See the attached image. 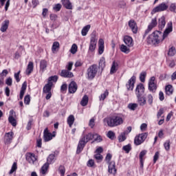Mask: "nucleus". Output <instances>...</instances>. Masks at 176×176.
Segmentation results:
<instances>
[{"label": "nucleus", "instance_id": "c03bdc74", "mask_svg": "<svg viewBox=\"0 0 176 176\" xmlns=\"http://www.w3.org/2000/svg\"><path fill=\"white\" fill-rule=\"evenodd\" d=\"M16 170H17V162H14L9 172V174H13L14 171H16Z\"/></svg>", "mask_w": 176, "mask_h": 176}, {"label": "nucleus", "instance_id": "69168bd1", "mask_svg": "<svg viewBox=\"0 0 176 176\" xmlns=\"http://www.w3.org/2000/svg\"><path fill=\"white\" fill-rule=\"evenodd\" d=\"M74 65V63L69 62L67 65H66V68L67 71H72V66Z\"/></svg>", "mask_w": 176, "mask_h": 176}, {"label": "nucleus", "instance_id": "13d9d810", "mask_svg": "<svg viewBox=\"0 0 176 176\" xmlns=\"http://www.w3.org/2000/svg\"><path fill=\"white\" fill-rule=\"evenodd\" d=\"M58 80V76H53L48 78V82H57Z\"/></svg>", "mask_w": 176, "mask_h": 176}, {"label": "nucleus", "instance_id": "6e6d98bb", "mask_svg": "<svg viewBox=\"0 0 176 176\" xmlns=\"http://www.w3.org/2000/svg\"><path fill=\"white\" fill-rule=\"evenodd\" d=\"M170 140H166L164 144V148L166 151H170Z\"/></svg>", "mask_w": 176, "mask_h": 176}, {"label": "nucleus", "instance_id": "09e8293b", "mask_svg": "<svg viewBox=\"0 0 176 176\" xmlns=\"http://www.w3.org/2000/svg\"><path fill=\"white\" fill-rule=\"evenodd\" d=\"M112 159V155L111 153H107L105 157V162L107 164H109L111 163V160Z\"/></svg>", "mask_w": 176, "mask_h": 176}, {"label": "nucleus", "instance_id": "6e6552de", "mask_svg": "<svg viewBox=\"0 0 176 176\" xmlns=\"http://www.w3.org/2000/svg\"><path fill=\"white\" fill-rule=\"evenodd\" d=\"M14 118H16V112L13 110H10L8 122L12 124V126H13V127H16V126H17V121Z\"/></svg>", "mask_w": 176, "mask_h": 176}, {"label": "nucleus", "instance_id": "338daca9", "mask_svg": "<svg viewBox=\"0 0 176 176\" xmlns=\"http://www.w3.org/2000/svg\"><path fill=\"white\" fill-rule=\"evenodd\" d=\"M159 152H156L154 157H153V163H156L157 162V160L159 159Z\"/></svg>", "mask_w": 176, "mask_h": 176}, {"label": "nucleus", "instance_id": "4d7b16f0", "mask_svg": "<svg viewBox=\"0 0 176 176\" xmlns=\"http://www.w3.org/2000/svg\"><path fill=\"white\" fill-rule=\"evenodd\" d=\"M61 8H62L61 4L57 3L54 6L53 9L54 10H55V12H60V10H61Z\"/></svg>", "mask_w": 176, "mask_h": 176}, {"label": "nucleus", "instance_id": "ea45409f", "mask_svg": "<svg viewBox=\"0 0 176 176\" xmlns=\"http://www.w3.org/2000/svg\"><path fill=\"white\" fill-rule=\"evenodd\" d=\"M166 93L168 94V96H170V94H173V86L171 85H167L165 88Z\"/></svg>", "mask_w": 176, "mask_h": 176}, {"label": "nucleus", "instance_id": "bf43d9fd", "mask_svg": "<svg viewBox=\"0 0 176 176\" xmlns=\"http://www.w3.org/2000/svg\"><path fill=\"white\" fill-rule=\"evenodd\" d=\"M147 127H148V125L146 123L142 124L140 126L141 131H146Z\"/></svg>", "mask_w": 176, "mask_h": 176}, {"label": "nucleus", "instance_id": "a18cd8bd", "mask_svg": "<svg viewBox=\"0 0 176 176\" xmlns=\"http://www.w3.org/2000/svg\"><path fill=\"white\" fill-rule=\"evenodd\" d=\"M70 52L72 54H75V53L78 52V45H76V44H73L71 47Z\"/></svg>", "mask_w": 176, "mask_h": 176}, {"label": "nucleus", "instance_id": "58836bf2", "mask_svg": "<svg viewBox=\"0 0 176 176\" xmlns=\"http://www.w3.org/2000/svg\"><path fill=\"white\" fill-rule=\"evenodd\" d=\"M94 158L97 161V163H101V162H102V160L104 159V157L100 153H96L94 155Z\"/></svg>", "mask_w": 176, "mask_h": 176}, {"label": "nucleus", "instance_id": "7ed1b4c3", "mask_svg": "<svg viewBox=\"0 0 176 176\" xmlns=\"http://www.w3.org/2000/svg\"><path fill=\"white\" fill-rule=\"evenodd\" d=\"M96 135H97V133H89L85 135L82 138H81L78 142L76 153H80V152L83 151L85 145H86V144L89 142V141H91L93 138H96Z\"/></svg>", "mask_w": 176, "mask_h": 176}, {"label": "nucleus", "instance_id": "aec40b11", "mask_svg": "<svg viewBox=\"0 0 176 176\" xmlns=\"http://www.w3.org/2000/svg\"><path fill=\"white\" fill-rule=\"evenodd\" d=\"M147 152L148 151L146 150H143L140 152L139 155V159L140 162V168H144V156L146 155Z\"/></svg>", "mask_w": 176, "mask_h": 176}, {"label": "nucleus", "instance_id": "8fccbe9b", "mask_svg": "<svg viewBox=\"0 0 176 176\" xmlns=\"http://www.w3.org/2000/svg\"><path fill=\"white\" fill-rule=\"evenodd\" d=\"M107 137L108 138H109L110 140H115V132L112 131H109L107 133Z\"/></svg>", "mask_w": 176, "mask_h": 176}, {"label": "nucleus", "instance_id": "4c0bfd02", "mask_svg": "<svg viewBox=\"0 0 176 176\" xmlns=\"http://www.w3.org/2000/svg\"><path fill=\"white\" fill-rule=\"evenodd\" d=\"M49 168V163H45L43 164V166L41 167V174H43V175H45V174H46V173H47V169Z\"/></svg>", "mask_w": 176, "mask_h": 176}, {"label": "nucleus", "instance_id": "4468645a", "mask_svg": "<svg viewBox=\"0 0 176 176\" xmlns=\"http://www.w3.org/2000/svg\"><path fill=\"white\" fill-rule=\"evenodd\" d=\"M43 138L45 142H48V141H51V140H53V135L52 134V133L49 132L47 128L44 130Z\"/></svg>", "mask_w": 176, "mask_h": 176}, {"label": "nucleus", "instance_id": "6ab92c4d", "mask_svg": "<svg viewBox=\"0 0 176 176\" xmlns=\"http://www.w3.org/2000/svg\"><path fill=\"white\" fill-rule=\"evenodd\" d=\"M26 160L30 164H34L35 163V162H36V157H35V154H32L31 153H29L26 155Z\"/></svg>", "mask_w": 176, "mask_h": 176}, {"label": "nucleus", "instance_id": "bb28decb", "mask_svg": "<svg viewBox=\"0 0 176 176\" xmlns=\"http://www.w3.org/2000/svg\"><path fill=\"white\" fill-rule=\"evenodd\" d=\"M25 90H27V82H24L21 88L19 98L20 100H23V97H24V94H25Z\"/></svg>", "mask_w": 176, "mask_h": 176}, {"label": "nucleus", "instance_id": "a211bd4d", "mask_svg": "<svg viewBox=\"0 0 176 176\" xmlns=\"http://www.w3.org/2000/svg\"><path fill=\"white\" fill-rule=\"evenodd\" d=\"M129 26L131 28V31L133 32V34H137V32L138 31V28L137 27V23H135L134 20H130L129 21Z\"/></svg>", "mask_w": 176, "mask_h": 176}, {"label": "nucleus", "instance_id": "20e7f679", "mask_svg": "<svg viewBox=\"0 0 176 176\" xmlns=\"http://www.w3.org/2000/svg\"><path fill=\"white\" fill-rule=\"evenodd\" d=\"M98 72V66L97 65H91L87 70V78L89 80H93Z\"/></svg>", "mask_w": 176, "mask_h": 176}, {"label": "nucleus", "instance_id": "393cba45", "mask_svg": "<svg viewBox=\"0 0 176 176\" xmlns=\"http://www.w3.org/2000/svg\"><path fill=\"white\" fill-rule=\"evenodd\" d=\"M34 71V63L30 61L26 68V75H31Z\"/></svg>", "mask_w": 176, "mask_h": 176}, {"label": "nucleus", "instance_id": "7c9ffc66", "mask_svg": "<svg viewBox=\"0 0 176 176\" xmlns=\"http://www.w3.org/2000/svg\"><path fill=\"white\" fill-rule=\"evenodd\" d=\"M130 47H129V46H126L124 44H122L120 45V51L122 53H124L125 54H129V53L130 52Z\"/></svg>", "mask_w": 176, "mask_h": 176}, {"label": "nucleus", "instance_id": "1a4fd4ad", "mask_svg": "<svg viewBox=\"0 0 176 176\" xmlns=\"http://www.w3.org/2000/svg\"><path fill=\"white\" fill-rule=\"evenodd\" d=\"M108 164V173L109 174H112L113 175H116V164L115 163V161H111L109 164Z\"/></svg>", "mask_w": 176, "mask_h": 176}, {"label": "nucleus", "instance_id": "72a5a7b5", "mask_svg": "<svg viewBox=\"0 0 176 176\" xmlns=\"http://www.w3.org/2000/svg\"><path fill=\"white\" fill-rule=\"evenodd\" d=\"M119 65H118V63L116 62H113L112 65H111V68L110 70V74H115V72H116V71H118V68Z\"/></svg>", "mask_w": 176, "mask_h": 176}, {"label": "nucleus", "instance_id": "b1692460", "mask_svg": "<svg viewBox=\"0 0 176 176\" xmlns=\"http://www.w3.org/2000/svg\"><path fill=\"white\" fill-rule=\"evenodd\" d=\"M53 86V82H48L43 87V93L52 92V87Z\"/></svg>", "mask_w": 176, "mask_h": 176}, {"label": "nucleus", "instance_id": "e2e57ef3", "mask_svg": "<svg viewBox=\"0 0 176 176\" xmlns=\"http://www.w3.org/2000/svg\"><path fill=\"white\" fill-rule=\"evenodd\" d=\"M12 78L9 77L6 80V85H8V86H12Z\"/></svg>", "mask_w": 176, "mask_h": 176}, {"label": "nucleus", "instance_id": "39448f33", "mask_svg": "<svg viewBox=\"0 0 176 176\" xmlns=\"http://www.w3.org/2000/svg\"><path fill=\"white\" fill-rule=\"evenodd\" d=\"M97 41H98V38H97V36L96 35V33L93 32L91 34V38H90V43H89V53H94V51L97 47Z\"/></svg>", "mask_w": 176, "mask_h": 176}, {"label": "nucleus", "instance_id": "c9c22d12", "mask_svg": "<svg viewBox=\"0 0 176 176\" xmlns=\"http://www.w3.org/2000/svg\"><path fill=\"white\" fill-rule=\"evenodd\" d=\"M67 124H69V127H72V124H74V122H75V117L73 115H70L67 118Z\"/></svg>", "mask_w": 176, "mask_h": 176}, {"label": "nucleus", "instance_id": "f257e3e1", "mask_svg": "<svg viewBox=\"0 0 176 176\" xmlns=\"http://www.w3.org/2000/svg\"><path fill=\"white\" fill-rule=\"evenodd\" d=\"M172 32L173 22H169L167 23V28L164 30L163 34L161 32L155 31L148 36L147 38V42L149 43V45H159V43L162 42V41H164V39L168 36V34Z\"/></svg>", "mask_w": 176, "mask_h": 176}, {"label": "nucleus", "instance_id": "c756f323", "mask_svg": "<svg viewBox=\"0 0 176 176\" xmlns=\"http://www.w3.org/2000/svg\"><path fill=\"white\" fill-rule=\"evenodd\" d=\"M61 2L66 9L72 10V3L69 0H61Z\"/></svg>", "mask_w": 176, "mask_h": 176}, {"label": "nucleus", "instance_id": "ddd939ff", "mask_svg": "<svg viewBox=\"0 0 176 176\" xmlns=\"http://www.w3.org/2000/svg\"><path fill=\"white\" fill-rule=\"evenodd\" d=\"M135 83V76H132L126 85L127 90H133L134 89V84Z\"/></svg>", "mask_w": 176, "mask_h": 176}, {"label": "nucleus", "instance_id": "0eeeda50", "mask_svg": "<svg viewBox=\"0 0 176 176\" xmlns=\"http://www.w3.org/2000/svg\"><path fill=\"white\" fill-rule=\"evenodd\" d=\"M156 78L155 76L151 77L148 81V90L152 93H156L157 90V85H156Z\"/></svg>", "mask_w": 176, "mask_h": 176}, {"label": "nucleus", "instance_id": "dca6fc26", "mask_svg": "<svg viewBox=\"0 0 176 176\" xmlns=\"http://www.w3.org/2000/svg\"><path fill=\"white\" fill-rule=\"evenodd\" d=\"M77 90L78 85H76V82L74 81L71 82L69 85V93H70V94H74V93H76Z\"/></svg>", "mask_w": 176, "mask_h": 176}, {"label": "nucleus", "instance_id": "5701e85b", "mask_svg": "<svg viewBox=\"0 0 176 176\" xmlns=\"http://www.w3.org/2000/svg\"><path fill=\"white\" fill-rule=\"evenodd\" d=\"M138 98V104L140 107H144V105H146V98L144 96H137Z\"/></svg>", "mask_w": 176, "mask_h": 176}, {"label": "nucleus", "instance_id": "423d86ee", "mask_svg": "<svg viewBox=\"0 0 176 176\" xmlns=\"http://www.w3.org/2000/svg\"><path fill=\"white\" fill-rule=\"evenodd\" d=\"M148 137V133H143L142 134H139L138 136L135 138L134 140V144L135 145H141L145 140H146Z\"/></svg>", "mask_w": 176, "mask_h": 176}, {"label": "nucleus", "instance_id": "473e14b6", "mask_svg": "<svg viewBox=\"0 0 176 176\" xmlns=\"http://www.w3.org/2000/svg\"><path fill=\"white\" fill-rule=\"evenodd\" d=\"M129 133L127 131H124L120 133V135L118 136V141L119 142H123V141H126V135H127Z\"/></svg>", "mask_w": 176, "mask_h": 176}, {"label": "nucleus", "instance_id": "37998d69", "mask_svg": "<svg viewBox=\"0 0 176 176\" xmlns=\"http://www.w3.org/2000/svg\"><path fill=\"white\" fill-rule=\"evenodd\" d=\"M58 47H60V43L57 41L54 42L52 47V51L53 52V53H54V52H56V50H57Z\"/></svg>", "mask_w": 176, "mask_h": 176}, {"label": "nucleus", "instance_id": "864d4df0", "mask_svg": "<svg viewBox=\"0 0 176 176\" xmlns=\"http://www.w3.org/2000/svg\"><path fill=\"white\" fill-rule=\"evenodd\" d=\"M122 149H123L124 151H125V152H126V153H129L130 152V151H131V145L127 144V145H126V146H124L123 148H122Z\"/></svg>", "mask_w": 176, "mask_h": 176}, {"label": "nucleus", "instance_id": "412c9836", "mask_svg": "<svg viewBox=\"0 0 176 176\" xmlns=\"http://www.w3.org/2000/svg\"><path fill=\"white\" fill-rule=\"evenodd\" d=\"M46 68H47V61L45 60H42L40 61V72L41 74H43L45 71H46Z\"/></svg>", "mask_w": 176, "mask_h": 176}, {"label": "nucleus", "instance_id": "f03ea898", "mask_svg": "<svg viewBox=\"0 0 176 176\" xmlns=\"http://www.w3.org/2000/svg\"><path fill=\"white\" fill-rule=\"evenodd\" d=\"M123 118L119 116H114L104 119V123H107L109 127H116L123 124Z\"/></svg>", "mask_w": 176, "mask_h": 176}, {"label": "nucleus", "instance_id": "a19ab883", "mask_svg": "<svg viewBox=\"0 0 176 176\" xmlns=\"http://www.w3.org/2000/svg\"><path fill=\"white\" fill-rule=\"evenodd\" d=\"M176 54V50L175 47H171L168 50V56H170V57H173L175 56Z\"/></svg>", "mask_w": 176, "mask_h": 176}, {"label": "nucleus", "instance_id": "9b49d317", "mask_svg": "<svg viewBox=\"0 0 176 176\" xmlns=\"http://www.w3.org/2000/svg\"><path fill=\"white\" fill-rule=\"evenodd\" d=\"M157 25V20L156 18L152 19L151 23L148 25L147 30L145 31V35H148L152 29L155 28Z\"/></svg>", "mask_w": 176, "mask_h": 176}, {"label": "nucleus", "instance_id": "0e129e2a", "mask_svg": "<svg viewBox=\"0 0 176 176\" xmlns=\"http://www.w3.org/2000/svg\"><path fill=\"white\" fill-rule=\"evenodd\" d=\"M87 166L88 167H94V161L93 160H89L87 162Z\"/></svg>", "mask_w": 176, "mask_h": 176}, {"label": "nucleus", "instance_id": "9d476101", "mask_svg": "<svg viewBox=\"0 0 176 176\" xmlns=\"http://www.w3.org/2000/svg\"><path fill=\"white\" fill-rule=\"evenodd\" d=\"M168 8V6L165 3H162L158 6L155 7L153 12V13H157L158 12H164V10H167Z\"/></svg>", "mask_w": 176, "mask_h": 176}, {"label": "nucleus", "instance_id": "2eb2a0df", "mask_svg": "<svg viewBox=\"0 0 176 176\" xmlns=\"http://www.w3.org/2000/svg\"><path fill=\"white\" fill-rule=\"evenodd\" d=\"M62 78H74V73L71 72L69 70L67 69H63L60 74Z\"/></svg>", "mask_w": 176, "mask_h": 176}, {"label": "nucleus", "instance_id": "a878e982", "mask_svg": "<svg viewBox=\"0 0 176 176\" xmlns=\"http://www.w3.org/2000/svg\"><path fill=\"white\" fill-rule=\"evenodd\" d=\"M158 27L160 30H163L164 27H166V18L164 16H162L158 20Z\"/></svg>", "mask_w": 176, "mask_h": 176}, {"label": "nucleus", "instance_id": "e433bc0d", "mask_svg": "<svg viewBox=\"0 0 176 176\" xmlns=\"http://www.w3.org/2000/svg\"><path fill=\"white\" fill-rule=\"evenodd\" d=\"M89 102V97L87 95H85L80 102L82 107H86Z\"/></svg>", "mask_w": 176, "mask_h": 176}, {"label": "nucleus", "instance_id": "603ef678", "mask_svg": "<svg viewBox=\"0 0 176 176\" xmlns=\"http://www.w3.org/2000/svg\"><path fill=\"white\" fill-rule=\"evenodd\" d=\"M30 102H31V98H30V95H26L24 98V103L26 105H30Z\"/></svg>", "mask_w": 176, "mask_h": 176}, {"label": "nucleus", "instance_id": "774afa93", "mask_svg": "<svg viewBox=\"0 0 176 176\" xmlns=\"http://www.w3.org/2000/svg\"><path fill=\"white\" fill-rule=\"evenodd\" d=\"M118 6L121 9H124V8H126V2H124V1H120Z\"/></svg>", "mask_w": 176, "mask_h": 176}, {"label": "nucleus", "instance_id": "f3484780", "mask_svg": "<svg viewBox=\"0 0 176 176\" xmlns=\"http://www.w3.org/2000/svg\"><path fill=\"white\" fill-rule=\"evenodd\" d=\"M124 43L128 47H133L134 46V43L133 42V38L129 36H125L124 37Z\"/></svg>", "mask_w": 176, "mask_h": 176}, {"label": "nucleus", "instance_id": "5fc2aeb1", "mask_svg": "<svg viewBox=\"0 0 176 176\" xmlns=\"http://www.w3.org/2000/svg\"><path fill=\"white\" fill-rule=\"evenodd\" d=\"M58 171L61 175L64 176L65 174V167L64 166L60 165L58 168Z\"/></svg>", "mask_w": 176, "mask_h": 176}, {"label": "nucleus", "instance_id": "c85d7f7f", "mask_svg": "<svg viewBox=\"0 0 176 176\" xmlns=\"http://www.w3.org/2000/svg\"><path fill=\"white\" fill-rule=\"evenodd\" d=\"M98 53L102 54L104 53V39L100 38L98 41Z\"/></svg>", "mask_w": 176, "mask_h": 176}, {"label": "nucleus", "instance_id": "f704fd0d", "mask_svg": "<svg viewBox=\"0 0 176 176\" xmlns=\"http://www.w3.org/2000/svg\"><path fill=\"white\" fill-rule=\"evenodd\" d=\"M90 28H91L90 25H87L82 28L81 31V34L82 36H86L87 35V32H89V31L90 30Z\"/></svg>", "mask_w": 176, "mask_h": 176}, {"label": "nucleus", "instance_id": "2f4dec72", "mask_svg": "<svg viewBox=\"0 0 176 176\" xmlns=\"http://www.w3.org/2000/svg\"><path fill=\"white\" fill-rule=\"evenodd\" d=\"M54 162H56V155L54 154H50L47 159V163L48 164H53Z\"/></svg>", "mask_w": 176, "mask_h": 176}, {"label": "nucleus", "instance_id": "f8f14e48", "mask_svg": "<svg viewBox=\"0 0 176 176\" xmlns=\"http://www.w3.org/2000/svg\"><path fill=\"white\" fill-rule=\"evenodd\" d=\"M144 93H145V87L142 84H139L135 89L136 97L144 96Z\"/></svg>", "mask_w": 176, "mask_h": 176}, {"label": "nucleus", "instance_id": "49530a36", "mask_svg": "<svg viewBox=\"0 0 176 176\" xmlns=\"http://www.w3.org/2000/svg\"><path fill=\"white\" fill-rule=\"evenodd\" d=\"M169 10L172 12L173 13H176V3H172L170 6H169Z\"/></svg>", "mask_w": 176, "mask_h": 176}, {"label": "nucleus", "instance_id": "680f3d73", "mask_svg": "<svg viewBox=\"0 0 176 176\" xmlns=\"http://www.w3.org/2000/svg\"><path fill=\"white\" fill-rule=\"evenodd\" d=\"M14 78L16 79L17 83L20 82V71L14 74Z\"/></svg>", "mask_w": 176, "mask_h": 176}, {"label": "nucleus", "instance_id": "3c124183", "mask_svg": "<svg viewBox=\"0 0 176 176\" xmlns=\"http://www.w3.org/2000/svg\"><path fill=\"white\" fill-rule=\"evenodd\" d=\"M145 78H146V72H143L140 75V81L144 83L145 82Z\"/></svg>", "mask_w": 176, "mask_h": 176}, {"label": "nucleus", "instance_id": "de8ad7c7", "mask_svg": "<svg viewBox=\"0 0 176 176\" xmlns=\"http://www.w3.org/2000/svg\"><path fill=\"white\" fill-rule=\"evenodd\" d=\"M108 94H109V93H108V91H105L104 92V94H102L101 95H100V96L99 97V98H100V100L101 101H104V100H105V98H107V97H108Z\"/></svg>", "mask_w": 176, "mask_h": 176}, {"label": "nucleus", "instance_id": "052dcab7", "mask_svg": "<svg viewBox=\"0 0 176 176\" xmlns=\"http://www.w3.org/2000/svg\"><path fill=\"white\" fill-rule=\"evenodd\" d=\"M147 100H148V104H151L152 102H153V96H152V95L151 94H148L147 96Z\"/></svg>", "mask_w": 176, "mask_h": 176}, {"label": "nucleus", "instance_id": "cd10ccee", "mask_svg": "<svg viewBox=\"0 0 176 176\" xmlns=\"http://www.w3.org/2000/svg\"><path fill=\"white\" fill-rule=\"evenodd\" d=\"M8 28H9V20H5L1 24L0 30L1 32H6Z\"/></svg>", "mask_w": 176, "mask_h": 176}, {"label": "nucleus", "instance_id": "79ce46f5", "mask_svg": "<svg viewBox=\"0 0 176 176\" xmlns=\"http://www.w3.org/2000/svg\"><path fill=\"white\" fill-rule=\"evenodd\" d=\"M138 107V104L137 103H129L128 104V108L131 111H135V109H137Z\"/></svg>", "mask_w": 176, "mask_h": 176}, {"label": "nucleus", "instance_id": "4be33fe9", "mask_svg": "<svg viewBox=\"0 0 176 176\" xmlns=\"http://www.w3.org/2000/svg\"><path fill=\"white\" fill-rule=\"evenodd\" d=\"M13 135L14 134L12 131L6 133L5 135L6 144H10L12 142V140H13Z\"/></svg>", "mask_w": 176, "mask_h": 176}]
</instances>
